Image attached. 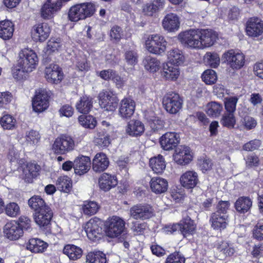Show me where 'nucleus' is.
Instances as JSON below:
<instances>
[{
	"label": "nucleus",
	"instance_id": "nucleus-1",
	"mask_svg": "<svg viewBox=\"0 0 263 263\" xmlns=\"http://www.w3.org/2000/svg\"><path fill=\"white\" fill-rule=\"evenodd\" d=\"M95 6L91 3L75 5L69 10L68 18L71 22H78L84 20L93 15L95 12Z\"/></svg>",
	"mask_w": 263,
	"mask_h": 263
},
{
	"label": "nucleus",
	"instance_id": "nucleus-46",
	"mask_svg": "<svg viewBox=\"0 0 263 263\" xmlns=\"http://www.w3.org/2000/svg\"><path fill=\"white\" fill-rule=\"evenodd\" d=\"M78 120L80 124L85 128L93 129L96 126V120L91 116L81 115Z\"/></svg>",
	"mask_w": 263,
	"mask_h": 263
},
{
	"label": "nucleus",
	"instance_id": "nucleus-59",
	"mask_svg": "<svg viewBox=\"0 0 263 263\" xmlns=\"http://www.w3.org/2000/svg\"><path fill=\"white\" fill-rule=\"evenodd\" d=\"M76 68L81 71H86L89 69V65L85 57H78L76 62Z\"/></svg>",
	"mask_w": 263,
	"mask_h": 263
},
{
	"label": "nucleus",
	"instance_id": "nucleus-61",
	"mask_svg": "<svg viewBox=\"0 0 263 263\" xmlns=\"http://www.w3.org/2000/svg\"><path fill=\"white\" fill-rule=\"evenodd\" d=\"M241 121L245 128L249 130L255 128L257 125L256 120L249 116H245Z\"/></svg>",
	"mask_w": 263,
	"mask_h": 263
},
{
	"label": "nucleus",
	"instance_id": "nucleus-55",
	"mask_svg": "<svg viewBox=\"0 0 263 263\" xmlns=\"http://www.w3.org/2000/svg\"><path fill=\"white\" fill-rule=\"evenodd\" d=\"M238 100V98L236 97L225 98L224 106L227 112L234 114L236 110V106Z\"/></svg>",
	"mask_w": 263,
	"mask_h": 263
},
{
	"label": "nucleus",
	"instance_id": "nucleus-20",
	"mask_svg": "<svg viewBox=\"0 0 263 263\" xmlns=\"http://www.w3.org/2000/svg\"><path fill=\"white\" fill-rule=\"evenodd\" d=\"M41 167L34 162L27 163L23 170L22 177L25 182L31 183L39 175Z\"/></svg>",
	"mask_w": 263,
	"mask_h": 263
},
{
	"label": "nucleus",
	"instance_id": "nucleus-60",
	"mask_svg": "<svg viewBox=\"0 0 263 263\" xmlns=\"http://www.w3.org/2000/svg\"><path fill=\"white\" fill-rule=\"evenodd\" d=\"M165 263H185V258L179 252H174L167 257Z\"/></svg>",
	"mask_w": 263,
	"mask_h": 263
},
{
	"label": "nucleus",
	"instance_id": "nucleus-38",
	"mask_svg": "<svg viewBox=\"0 0 263 263\" xmlns=\"http://www.w3.org/2000/svg\"><path fill=\"white\" fill-rule=\"evenodd\" d=\"M63 252L70 259L72 260H77L80 258L82 254V249L73 245H66L63 249Z\"/></svg>",
	"mask_w": 263,
	"mask_h": 263
},
{
	"label": "nucleus",
	"instance_id": "nucleus-34",
	"mask_svg": "<svg viewBox=\"0 0 263 263\" xmlns=\"http://www.w3.org/2000/svg\"><path fill=\"white\" fill-rule=\"evenodd\" d=\"M167 63L179 66L182 65L185 61V57L181 50L173 49L167 52Z\"/></svg>",
	"mask_w": 263,
	"mask_h": 263
},
{
	"label": "nucleus",
	"instance_id": "nucleus-23",
	"mask_svg": "<svg viewBox=\"0 0 263 263\" xmlns=\"http://www.w3.org/2000/svg\"><path fill=\"white\" fill-rule=\"evenodd\" d=\"M90 159L83 155L76 158L74 160V169L76 174L83 175L87 173L90 167Z\"/></svg>",
	"mask_w": 263,
	"mask_h": 263
},
{
	"label": "nucleus",
	"instance_id": "nucleus-19",
	"mask_svg": "<svg viewBox=\"0 0 263 263\" xmlns=\"http://www.w3.org/2000/svg\"><path fill=\"white\" fill-rule=\"evenodd\" d=\"M4 232L7 237L10 240H17L23 234L22 228L16 221L7 222L4 227Z\"/></svg>",
	"mask_w": 263,
	"mask_h": 263
},
{
	"label": "nucleus",
	"instance_id": "nucleus-36",
	"mask_svg": "<svg viewBox=\"0 0 263 263\" xmlns=\"http://www.w3.org/2000/svg\"><path fill=\"white\" fill-rule=\"evenodd\" d=\"M48 244L38 238L30 239L27 244V249L33 253H42L47 248Z\"/></svg>",
	"mask_w": 263,
	"mask_h": 263
},
{
	"label": "nucleus",
	"instance_id": "nucleus-22",
	"mask_svg": "<svg viewBox=\"0 0 263 263\" xmlns=\"http://www.w3.org/2000/svg\"><path fill=\"white\" fill-rule=\"evenodd\" d=\"M181 185L186 189H193L199 182L197 173L194 171H188L183 173L180 178Z\"/></svg>",
	"mask_w": 263,
	"mask_h": 263
},
{
	"label": "nucleus",
	"instance_id": "nucleus-51",
	"mask_svg": "<svg viewBox=\"0 0 263 263\" xmlns=\"http://www.w3.org/2000/svg\"><path fill=\"white\" fill-rule=\"evenodd\" d=\"M202 79L206 84L211 85L216 82L217 76L214 70L208 69L204 71L202 74Z\"/></svg>",
	"mask_w": 263,
	"mask_h": 263
},
{
	"label": "nucleus",
	"instance_id": "nucleus-50",
	"mask_svg": "<svg viewBox=\"0 0 263 263\" xmlns=\"http://www.w3.org/2000/svg\"><path fill=\"white\" fill-rule=\"evenodd\" d=\"M15 119L10 115H4L0 120V123L4 129H11L14 127Z\"/></svg>",
	"mask_w": 263,
	"mask_h": 263
},
{
	"label": "nucleus",
	"instance_id": "nucleus-58",
	"mask_svg": "<svg viewBox=\"0 0 263 263\" xmlns=\"http://www.w3.org/2000/svg\"><path fill=\"white\" fill-rule=\"evenodd\" d=\"M230 206V203L228 201H219L217 206L216 210L214 213L223 214V215H228V211L229 209Z\"/></svg>",
	"mask_w": 263,
	"mask_h": 263
},
{
	"label": "nucleus",
	"instance_id": "nucleus-2",
	"mask_svg": "<svg viewBox=\"0 0 263 263\" xmlns=\"http://www.w3.org/2000/svg\"><path fill=\"white\" fill-rule=\"evenodd\" d=\"M17 63L26 73L32 71L38 64V58L32 50L22 49L19 53Z\"/></svg>",
	"mask_w": 263,
	"mask_h": 263
},
{
	"label": "nucleus",
	"instance_id": "nucleus-25",
	"mask_svg": "<svg viewBox=\"0 0 263 263\" xmlns=\"http://www.w3.org/2000/svg\"><path fill=\"white\" fill-rule=\"evenodd\" d=\"M179 224L180 227V232L184 237L192 235L195 232L196 226L194 221L186 214L183 215Z\"/></svg>",
	"mask_w": 263,
	"mask_h": 263
},
{
	"label": "nucleus",
	"instance_id": "nucleus-31",
	"mask_svg": "<svg viewBox=\"0 0 263 263\" xmlns=\"http://www.w3.org/2000/svg\"><path fill=\"white\" fill-rule=\"evenodd\" d=\"M118 183L117 178L115 175L107 173L103 174L99 179L100 188L104 191H108L115 187Z\"/></svg>",
	"mask_w": 263,
	"mask_h": 263
},
{
	"label": "nucleus",
	"instance_id": "nucleus-30",
	"mask_svg": "<svg viewBox=\"0 0 263 263\" xmlns=\"http://www.w3.org/2000/svg\"><path fill=\"white\" fill-rule=\"evenodd\" d=\"M162 25L163 28L168 31L177 30L180 26L179 17L175 13H169L163 18Z\"/></svg>",
	"mask_w": 263,
	"mask_h": 263
},
{
	"label": "nucleus",
	"instance_id": "nucleus-24",
	"mask_svg": "<svg viewBox=\"0 0 263 263\" xmlns=\"http://www.w3.org/2000/svg\"><path fill=\"white\" fill-rule=\"evenodd\" d=\"M229 215L219 214L212 213L210 216V222L211 227L217 230H221L226 229L229 223Z\"/></svg>",
	"mask_w": 263,
	"mask_h": 263
},
{
	"label": "nucleus",
	"instance_id": "nucleus-16",
	"mask_svg": "<svg viewBox=\"0 0 263 263\" xmlns=\"http://www.w3.org/2000/svg\"><path fill=\"white\" fill-rule=\"evenodd\" d=\"M50 28L46 23L39 24L33 26L32 31V37L36 42H42L49 37L50 33Z\"/></svg>",
	"mask_w": 263,
	"mask_h": 263
},
{
	"label": "nucleus",
	"instance_id": "nucleus-43",
	"mask_svg": "<svg viewBox=\"0 0 263 263\" xmlns=\"http://www.w3.org/2000/svg\"><path fill=\"white\" fill-rule=\"evenodd\" d=\"M57 188L61 191L68 193L72 187V182L70 178L66 176L60 177L56 183Z\"/></svg>",
	"mask_w": 263,
	"mask_h": 263
},
{
	"label": "nucleus",
	"instance_id": "nucleus-33",
	"mask_svg": "<svg viewBox=\"0 0 263 263\" xmlns=\"http://www.w3.org/2000/svg\"><path fill=\"white\" fill-rule=\"evenodd\" d=\"M93 99L87 96L82 97L76 104V109L80 113L86 114L92 107Z\"/></svg>",
	"mask_w": 263,
	"mask_h": 263
},
{
	"label": "nucleus",
	"instance_id": "nucleus-15",
	"mask_svg": "<svg viewBox=\"0 0 263 263\" xmlns=\"http://www.w3.org/2000/svg\"><path fill=\"white\" fill-rule=\"evenodd\" d=\"M45 78L51 83L58 84L63 78V73L58 65L51 64L45 70Z\"/></svg>",
	"mask_w": 263,
	"mask_h": 263
},
{
	"label": "nucleus",
	"instance_id": "nucleus-62",
	"mask_svg": "<svg viewBox=\"0 0 263 263\" xmlns=\"http://www.w3.org/2000/svg\"><path fill=\"white\" fill-rule=\"evenodd\" d=\"M62 44L61 43L60 40L51 39L48 42L47 51L49 53L55 52V51L59 50Z\"/></svg>",
	"mask_w": 263,
	"mask_h": 263
},
{
	"label": "nucleus",
	"instance_id": "nucleus-7",
	"mask_svg": "<svg viewBox=\"0 0 263 263\" xmlns=\"http://www.w3.org/2000/svg\"><path fill=\"white\" fill-rule=\"evenodd\" d=\"M130 216L135 220H146L152 217L154 210L152 206L146 203H138L129 209Z\"/></svg>",
	"mask_w": 263,
	"mask_h": 263
},
{
	"label": "nucleus",
	"instance_id": "nucleus-35",
	"mask_svg": "<svg viewBox=\"0 0 263 263\" xmlns=\"http://www.w3.org/2000/svg\"><path fill=\"white\" fill-rule=\"evenodd\" d=\"M14 25L8 20L0 22V37L4 40L10 39L13 35Z\"/></svg>",
	"mask_w": 263,
	"mask_h": 263
},
{
	"label": "nucleus",
	"instance_id": "nucleus-56",
	"mask_svg": "<svg viewBox=\"0 0 263 263\" xmlns=\"http://www.w3.org/2000/svg\"><path fill=\"white\" fill-rule=\"evenodd\" d=\"M197 165L202 172H204L212 168L213 163L210 158L202 157L198 159Z\"/></svg>",
	"mask_w": 263,
	"mask_h": 263
},
{
	"label": "nucleus",
	"instance_id": "nucleus-37",
	"mask_svg": "<svg viewBox=\"0 0 263 263\" xmlns=\"http://www.w3.org/2000/svg\"><path fill=\"white\" fill-rule=\"evenodd\" d=\"M149 166L156 174L162 173L166 167L165 162L162 156L159 155L149 160Z\"/></svg>",
	"mask_w": 263,
	"mask_h": 263
},
{
	"label": "nucleus",
	"instance_id": "nucleus-5",
	"mask_svg": "<svg viewBox=\"0 0 263 263\" xmlns=\"http://www.w3.org/2000/svg\"><path fill=\"white\" fill-rule=\"evenodd\" d=\"M166 42L160 34H154L148 36L145 41L146 49L151 53L161 54L166 50Z\"/></svg>",
	"mask_w": 263,
	"mask_h": 263
},
{
	"label": "nucleus",
	"instance_id": "nucleus-8",
	"mask_svg": "<svg viewBox=\"0 0 263 263\" xmlns=\"http://www.w3.org/2000/svg\"><path fill=\"white\" fill-rule=\"evenodd\" d=\"M53 212L49 206L37 211L33 216L35 223L42 229H47L51 224L53 217Z\"/></svg>",
	"mask_w": 263,
	"mask_h": 263
},
{
	"label": "nucleus",
	"instance_id": "nucleus-26",
	"mask_svg": "<svg viewBox=\"0 0 263 263\" xmlns=\"http://www.w3.org/2000/svg\"><path fill=\"white\" fill-rule=\"evenodd\" d=\"M162 76L167 80H176L180 75L178 66L165 62L163 64Z\"/></svg>",
	"mask_w": 263,
	"mask_h": 263
},
{
	"label": "nucleus",
	"instance_id": "nucleus-28",
	"mask_svg": "<svg viewBox=\"0 0 263 263\" xmlns=\"http://www.w3.org/2000/svg\"><path fill=\"white\" fill-rule=\"evenodd\" d=\"M109 163L108 158L105 154L98 153L92 160V169L96 172H103L108 167Z\"/></svg>",
	"mask_w": 263,
	"mask_h": 263
},
{
	"label": "nucleus",
	"instance_id": "nucleus-13",
	"mask_svg": "<svg viewBox=\"0 0 263 263\" xmlns=\"http://www.w3.org/2000/svg\"><path fill=\"white\" fill-rule=\"evenodd\" d=\"M193 156L190 148L186 146L181 145L175 149L173 155L175 162L179 165H185L192 160Z\"/></svg>",
	"mask_w": 263,
	"mask_h": 263
},
{
	"label": "nucleus",
	"instance_id": "nucleus-44",
	"mask_svg": "<svg viewBox=\"0 0 263 263\" xmlns=\"http://www.w3.org/2000/svg\"><path fill=\"white\" fill-rule=\"evenodd\" d=\"M100 206L97 202L93 201H85L82 206L84 214L88 216L95 215L97 213Z\"/></svg>",
	"mask_w": 263,
	"mask_h": 263
},
{
	"label": "nucleus",
	"instance_id": "nucleus-14",
	"mask_svg": "<svg viewBox=\"0 0 263 263\" xmlns=\"http://www.w3.org/2000/svg\"><path fill=\"white\" fill-rule=\"evenodd\" d=\"M224 58L228 64L233 69H239L245 64V57L242 53L230 50L224 54Z\"/></svg>",
	"mask_w": 263,
	"mask_h": 263
},
{
	"label": "nucleus",
	"instance_id": "nucleus-48",
	"mask_svg": "<svg viewBox=\"0 0 263 263\" xmlns=\"http://www.w3.org/2000/svg\"><path fill=\"white\" fill-rule=\"evenodd\" d=\"M95 143L101 147H107L110 144V136L108 134L99 133L95 140Z\"/></svg>",
	"mask_w": 263,
	"mask_h": 263
},
{
	"label": "nucleus",
	"instance_id": "nucleus-57",
	"mask_svg": "<svg viewBox=\"0 0 263 263\" xmlns=\"http://www.w3.org/2000/svg\"><path fill=\"white\" fill-rule=\"evenodd\" d=\"M25 139L26 142L28 145H33L39 142L40 136L37 132L34 130H30L26 132Z\"/></svg>",
	"mask_w": 263,
	"mask_h": 263
},
{
	"label": "nucleus",
	"instance_id": "nucleus-29",
	"mask_svg": "<svg viewBox=\"0 0 263 263\" xmlns=\"http://www.w3.org/2000/svg\"><path fill=\"white\" fill-rule=\"evenodd\" d=\"M149 184L152 191L156 194L165 192L168 188L167 180L159 177H153L150 181Z\"/></svg>",
	"mask_w": 263,
	"mask_h": 263
},
{
	"label": "nucleus",
	"instance_id": "nucleus-49",
	"mask_svg": "<svg viewBox=\"0 0 263 263\" xmlns=\"http://www.w3.org/2000/svg\"><path fill=\"white\" fill-rule=\"evenodd\" d=\"M113 91L110 89H103L98 95L99 103L101 108L105 105V103L111 99V97L115 96Z\"/></svg>",
	"mask_w": 263,
	"mask_h": 263
},
{
	"label": "nucleus",
	"instance_id": "nucleus-63",
	"mask_svg": "<svg viewBox=\"0 0 263 263\" xmlns=\"http://www.w3.org/2000/svg\"><path fill=\"white\" fill-rule=\"evenodd\" d=\"M118 103L119 100L115 95V96L111 97L110 100L105 103V105L103 106L102 108L107 111H114L117 108Z\"/></svg>",
	"mask_w": 263,
	"mask_h": 263
},
{
	"label": "nucleus",
	"instance_id": "nucleus-54",
	"mask_svg": "<svg viewBox=\"0 0 263 263\" xmlns=\"http://www.w3.org/2000/svg\"><path fill=\"white\" fill-rule=\"evenodd\" d=\"M217 249L225 256H232L235 252V249L226 241H222L218 244Z\"/></svg>",
	"mask_w": 263,
	"mask_h": 263
},
{
	"label": "nucleus",
	"instance_id": "nucleus-32",
	"mask_svg": "<svg viewBox=\"0 0 263 263\" xmlns=\"http://www.w3.org/2000/svg\"><path fill=\"white\" fill-rule=\"evenodd\" d=\"M145 128L143 123L139 120L130 121L126 127V133L130 136L138 137L141 136L144 132Z\"/></svg>",
	"mask_w": 263,
	"mask_h": 263
},
{
	"label": "nucleus",
	"instance_id": "nucleus-45",
	"mask_svg": "<svg viewBox=\"0 0 263 263\" xmlns=\"http://www.w3.org/2000/svg\"><path fill=\"white\" fill-rule=\"evenodd\" d=\"M87 261L90 263H106V255L101 251L90 252L86 256Z\"/></svg>",
	"mask_w": 263,
	"mask_h": 263
},
{
	"label": "nucleus",
	"instance_id": "nucleus-3",
	"mask_svg": "<svg viewBox=\"0 0 263 263\" xmlns=\"http://www.w3.org/2000/svg\"><path fill=\"white\" fill-rule=\"evenodd\" d=\"M104 227L106 236L110 238H115L124 232L125 222L119 216H112L106 220Z\"/></svg>",
	"mask_w": 263,
	"mask_h": 263
},
{
	"label": "nucleus",
	"instance_id": "nucleus-21",
	"mask_svg": "<svg viewBox=\"0 0 263 263\" xmlns=\"http://www.w3.org/2000/svg\"><path fill=\"white\" fill-rule=\"evenodd\" d=\"M135 109V101L130 98H124L120 102L119 115L123 119H128L133 115Z\"/></svg>",
	"mask_w": 263,
	"mask_h": 263
},
{
	"label": "nucleus",
	"instance_id": "nucleus-64",
	"mask_svg": "<svg viewBox=\"0 0 263 263\" xmlns=\"http://www.w3.org/2000/svg\"><path fill=\"white\" fill-rule=\"evenodd\" d=\"M123 35L122 28L117 25L114 26L110 29V36L112 40L119 41Z\"/></svg>",
	"mask_w": 263,
	"mask_h": 263
},
{
	"label": "nucleus",
	"instance_id": "nucleus-12",
	"mask_svg": "<svg viewBox=\"0 0 263 263\" xmlns=\"http://www.w3.org/2000/svg\"><path fill=\"white\" fill-rule=\"evenodd\" d=\"M101 221L99 219H91L85 226V231L88 238L92 241L99 239L102 236Z\"/></svg>",
	"mask_w": 263,
	"mask_h": 263
},
{
	"label": "nucleus",
	"instance_id": "nucleus-9",
	"mask_svg": "<svg viewBox=\"0 0 263 263\" xmlns=\"http://www.w3.org/2000/svg\"><path fill=\"white\" fill-rule=\"evenodd\" d=\"M178 38L182 44L191 48L200 49L201 47L199 30L191 29L184 31L179 34Z\"/></svg>",
	"mask_w": 263,
	"mask_h": 263
},
{
	"label": "nucleus",
	"instance_id": "nucleus-47",
	"mask_svg": "<svg viewBox=\"0 0 263 263\" xmlns=\"http://www.w3.org/2000/svg\"><path fill=\"white\" fill-rule=\"evenodd\" d=\"M6 214L11 217H15L21 213L19 205L15 202H10L5 208Z\"/></svg>",
	"mask_w": 263,
	"mask_h": 263
},
{
	"label": "nucleus",
	"instance_id": "nucleus-4",
	"mask_svg": "<svg viewBox=\"0 0 263 263\" xmlns=\"http://www.w3.org/2000/svg\"><path fill=\"white\" fill-rule=\"evenodd\" d=\"M51 92L44 88H39L35 91L32 100V107L34 111L41 112L46 109L49 105Z\"/></svg>",
	"mask_w": 263,
	"mask_h": 263
},
{
	"label": "nucleus",
	"instance_id": "nucleus-42",
	"mask_svg": "<svg viewBox=\"0 0 263 263\" xmlns=\"http://www.w3.org/2000/svg\"><path fill=\"white\" fill-rule=\"evenodd\" d=\"M223 106L222 104L215 101H212L207 104L205 111L209 116L217 117L220 115Z\"/></svg>",
	"mask_w": 263,
	"mask_h": 263
},
{
	"label": "nucleus",
	"instance_id": "nucleus-18",
	"mask_svg": "<svg viewBox=\"0 0 263 263\" xmlns=\"http://www.w3.org/2000/svg\"><path fill=\"white\" fill-rule=\"evenodd\" d=\"M179 142V135L174 132H167L160 138L161 147L166 151H169L175 147Z\"/></svg>",
	"mask_w": 263,
	"mask_h": 263
},
{
	"label": "nucleus",
	"instance_id": "nucleus-41",
	"mask_svg": "<svg viewBox=\"0 0 263 263\" xmlns=\"http://www.w3.org/2000/svg\"><path fill=\"white\" fill-rule=\"evenodd\" d=\"M145 68L151 72H156L160 68V61L156 58L151 56H147L143 61Z\"/></svg>",
	"mask_w": 263,
	"mask_h": 263
},
{
	"label": "nucleus",
	"instance_id": "nucleus-52",
	"mask_svg": "<svg viewBox=\"0 0 263 263\" xmlns=\"http://www.w3.org/2000/svg\"><path fill=\"white\" fill-rule=\"evenodd\" d=\"M204 58L212 68H216L219 65L220 58L216 53L208 52L205 54Z\"/></svg>",
	"mask_w": 263,
	"mask_h": 263
},
{
	"label": "nucleus",
	"instance_id": "nucleus-39",
	"mask_svg": "<svg viewBox=\"0 0 263 263\" xmlns=\"http://www.w3.org/2000/svg\"><path fill=\"white\" fill-rule=\"evenodd\" d=\"M252 206V201L247 197H241L235 202V207L237 212L240 213L247 212Z\"/></svg>",
	"mask_w": 263,
	"mask_h": 263
},
{
	"label": "nucleus",
	"instance_id": "nucleus-40",
	"mask_svg": "<svg viewBox=\"0 0 263 263\" xmlns=\"http://www.w3.org/2000/svg\"><path fill=\"white\" fill-rule=\"evenodd\" d=\"M28 204L29 206L34 211V212L48 206L41 197L37 195H34L31 197L28 200Z\"/></svg>",
	"mask_w": 263,
	"mask_h": 263
},
{
	"label": "nucleus",
	"instance_id": "nucleus-27",
	"mask_svg": "<svg viewBox=\"0 0 263 263\" xmlns=\"http://www.w3.org/2000/svg\"><path fill=\"white\" fill-rule=\"evenodd\" d=\"M199 35L201 42L200 49L212 46L217 37L216 33L211 30H199Z\"/></svg>",
	"mask_w": 263,
	"mask_h": 263
},
{
	"label": "nucleus",
	"instance_id": "nucleus-10",
	"mask_svg": "<svg viewBox=\"0 0 263 263\" xmlns=\"http://www.w3.org/2000/svg\"><path fill=\"white\" fill-rule=\"evenodd\" d=\"M163 105L171 114H176L182 107V100L179 95L172 92L167 93L163 99Z\"/></svg>",
	"mask_w": 263,
	"mask_h": 263
},
{
	"label": "nucleus",
	"instance_id": "nucleus-6",
	"mask_svg": "<svg viewBox=\"0 0 263 263\" xmlns=\"http://www.w3.org/2000/svg\"><path fill=\"white\" fill-rule=\"evenodd\" d=\"M74 145V140L71 137L61 135L55 139L52 145V150L57 154L64 155L72 151Z\"/></svg>",
	"mask_w": 263,
	"mask_h": 263
},
{
	"label": "nucleus",
	"instance_id": "nucleus-11",
	"mask_svg": "<svg viewBox=\"0 0 263 263\" xmlns=\"http://www.w3.org/2000/svg\"><path fill=\"white\" fill-rule=\"evenodd\" d=\"M62 6V0H47L41 9V16L44 19L52 18Z\"/></svg>",
	"mask_w": 263,
	"mask_h": 263
},
{
	"label": "nucleus",
	"instance_id": "nucleus-17",
	"mask_svg": "<svg viewBox=\"0 0 263 263\" xmlns=\"http://www.w3.org/2000/svg\"><path fill=\"white\" fill-rule=\"evenodd\" d=\"M246 32L252 37H257L263 33V22L258 17H251L247 23Z\"/></svg>",
	"mask_w": 263,
	"mask_h": 263
},
{
	"label": "nucleus",
	"instance_id": "nucleus-53",
	"mask_svg": "<svg viewBox=\"0 0 263 263\" xmlns=\"http://www.w3.org/2000/svg\"><path fill=\"white\" fill-rule=\"evenodd\" d=\"M235 123L236 120L233 113H225L221 120V124L230 128H233Z\"/></svg>",
	"mask_w": 263,
	"mask_h": 263
}]
</instances>
